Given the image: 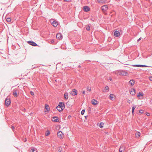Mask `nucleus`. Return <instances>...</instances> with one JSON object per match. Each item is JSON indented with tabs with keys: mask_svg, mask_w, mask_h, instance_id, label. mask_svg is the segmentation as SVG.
<instances>
[{
	"mask_svg": "<svg viewBox=\"0 0 152 152\" xmlns=\"http://www.w3.org/2000/svg\"><path fill=\"white\" fill-rule=\"evenodd\" d=\"M118 73L120 75H122L124 76L126 75V74H127V73L126 72L123 70H121L119 71Z\"/></svg>",
	"mask_w": 152,
	"mask_h": 152,
	"instance_id": "7ed1b4c3",
	"label": "nucleus"
},
{
	"mask_svg": "<svg viewBox=\"0 0 152 152\" xmlns=\"http://www.w3.org/2000/svg\"><path fill=\"white\" fill-rule=\"evenodd\" d=\"M97 1L98 3L103 4L105 3L106 0H98Z\"/></svg>",
	"mask_w": 152,
	"mask_h": 152,
	"instance_id": "dca6fc26",
	"label": "nucleus"
},
{
	"mask_svg": "<svg viewBox=\"0 0 152 152\" xmlns=\"http://www.w3.org/2000/svg\"><path fill=\"white\" fill-rule=\"evenodd\" d=\"M52 120L53 121L55 122H58L59 121L58 117L56 116L53 117L52 118Z\"/></svg>",
	"mask_w": 152,
	"mask_h": 152,
	"instance_id": "9d476101",
	"label": "nucleus"
},
{
	"mask_svg": "<svg viewBox=\"0 0 152 152\" xmlns=\"http://www.w3.org/2000/svg\"><path fill=\"white\" fill-rule=\"evenodd\" d=\"M56 38L57 39H61L62 38V35L60 33H58L56 34Z\"/></svg>",
	"mask_w": 152,
	"mask_h": 152,
	"instance_id": "6e6552de",
	"label": "nucleus"
},
{
	"mask_svg": "<svg viewBox=\"0 0 152 152\" xmlns=\"http://www.w3.org/2000/svg\"><path fill=\"white\" fill-rule=\"evenodd\" d=\"M60 107L61 109H64L65 108L64 104V102H59L58 105V108Z\"/></svg>",
	"mask_w": 152,
	"mask_h": 152,
	"instance_id": "f03ea898",
	"label": "nucleus"
},
{
	"mask_svg": "<svg viewBox=\"0 0 152 152\" xmlns=\"http://www.w3.org/2000/svg\"><path fill=\"white\" fill-rule=\"evenodd\" d=\"M28 43L29 44L34 46H36L37 45V44L36 43L32 41H28Z\"/></svg>",
	"mask_w": 152,
	"mask_h": 152,
	"instance_id": "423d86ee",
	"label": "nucleus"
},
{
	"mask_svg": "<svg viewBox=\"0 0 152 152\" xmlns=\"http://www.w3.org/2000/svg\"><path fill=\"white\" fill-rule=\"evenodd\" d=\"M143 110H139V113H140L141 114H142L143 113Z\"/></svg>",
	"mask_w": 152,
	"mask_h": 152,
	"instance_id": "c9c22d12",
	"label": "nucleus"
},
{
	"mask_svg": "<svg viewBox=\"0 0 152 152\" xmlns=\"http://www.w3.org/2000/svg\"><path fill=\"white\" fill-rule=\"evenodd\" d=\"M108 7L106 5H104L102 7V10L103 11H105L107 9Z\"/></svg>",
	"mask_w": 152,
	"mask_h": 152,
	"instance_id": "9b49d317",
	"label": "nucleus"
},
{
	"mask_svg": "<svg viewBox=\"0 0 152 152\" xmlns=\"http://www.w3.org/2000/svg\"><path fill=\"white\" fill-rule=\"evenodd\" d=\"M109 79L110 81H112V78L110 77L109 78Z\"/></svg>",
	"mask_w": 152,
	"mask_h": 152,
	"instance_id": "37998d69",
	"label": "nucleus"
},
{
	"mask_svg": "<svg viewBox=\"0 0 152 152\" xmlns=\"http://www.w3.org/2000/svg\"><path fill=\"white\" fill-rule=\"evenodd\" d=\"M30 152H36V151L34 148H32L30 151Z\"/></svg>",
	"mask_w": 152,
	"mask_h": 152,
	"instance_id": "c756f323",
	"label": "nucleus"
},
{
	"mask_svg": "<svg viewBox=\"0 0 152 152\" xmlns=\"http://www.w3.org/2000/svg\"><path fill=\"white\" fill-rule=\"evenodd\" d=\"M149 79L150 80L152 81V77H150Z\"/></svg>",
	"mask_w": 152,
	"mask_h": 152,
	"instance_id": "ea45409f",
	"label": "nucleus"
},
{
	"mask_svg": "<svg viewBox=\"0 0 152 152\" xmlns=\"http://www.w3.org/2000/svg\"><path fill=\"white\" fill-rule=\"evenodd\" d=\"M127 102L129 103H130L131 102V100H128V101H127Z\"/></svg>",
	"mask_w": 152,
	"mask_h": 152,
	"instance_id": "79ce46f5",
	"label": "nucleus"
},
{
	"mask_svg": "<svg viewBox=\"0 0 152 152\" xmlns=\"http://www.w3.org/2000/svg\"><path fill=\"white\" fill-rule=\"evenodd\" d=\"M50 134V132L49 131H48L45 134V136H48Z\"/></svg>",
	"mask_w": 152,
	"mask_h": 152,
	"instance_id": "72a5a7b5",
	"label": "nucleus"
},
{
	"mask_svg": "<svg viewBox=\"0 0 152 152\" xmlns=\"http://www.w3.org/2000/svg\"><path fill=\"white\" fill-rule=\"evenodd\" d=\"M64 97L65 99H67L68 98V94L67 92H65L64 94Z\"/></svg>",
	"mask_w": 152,
	"mask_h": 152,
	"instance_id": "6ab92c4d",
	"label": "nucleus"
},
{
	"mask_svg": "<svg viewBox=\"0 0 152 152\" xmlns=\"http://www.w3.org/2000/svg\"><path fill=\"white\" fill-rule=\"evenodd\" d=\"M136 107L135 105H133L132 108V114H134V110L135 109Z\"/></svg>",
	"mask_w": 152,
	"mask_h": 152,
	"instance_id": "4be33fe9",
	"label": "nucleus"
},
{
	"mask_svg": "<svg viewBox=\"0 0 152 152\" xmlns=\"http://www.w3.org/2000/svg\"><path fill=\"white\" fill-rule=\"evenodd\" d=\"M32 68H33V69H34V68H36V67H35V66H33H33H32Z\"/></svg>",
	"mask_w": 152,
	"mask_h": 152,
	"instance_id": "a18cd8bd",
	"label": "nucleus"
},
{
	"mask_svg": "<svg viewBox=\"0 0 152 152\" xmlns=\"http://www.w3.org/2000/svg\"><path fill=\"white\" fill-rule=\"evenodd\" d=\"M87 91H91V88H89V86H87Z\"/></svg>",
	"mask_w": 152,
	"mask_h": 152,
	"instance_id": "473e14b6",
	"label": "nucleus"
},
{
	"mask_svg": "<svg viewBox=\"0 0 152 152\" xmlns=\"http://www.w3.org/2000/svg\"><path fill=\"white\" fill-rule=\"evenodd\" d=\"M104 124V123L103 122H101L100 123L99 126L101 128H102Z\"/></svg>",
	"mask_w": 152,
	"mask_h": 152,
	"instance_id": "a878e982",
	"label": "nucleus"
},
{
	"mask_svg": "<svg viewBox=\"0 0 152 152\" xmlns=\"http://www.w3.org/2000/svg\"><path fill=\"white\" fill-rule=\"evenodd\" d=\"M92 104L94 105L98 103V101L94 99H93L91 101Z\"/></svg>",
	"mask_w": 152,
	"mask_h": 152,
	"instance_id": "2eb2a0df",
	"label": "nucleus"
},
{
	"mask_svg": "<svg viewBox=\"0 0 152 152\" xmlns=\"http://www.w3.org/2000/svg\"><path fill=\"white\" fill-rule=\"evenodd\" d=\"M57 107H58V106L56 107V109L59 112H61V111H62L63 110L62 108L61 109V108L60 107H59V108H58Z\"/></svg>",
	"mask_w": 152,
	"mask_h": 152,
	"instance_id": "bb28decb",
	"label": "nucleus"
},
{
	"mask_svg": "<svg viewBox=\"0 0 152 152\" xmlns=\"http://www.w3.org/2000/svg\"><path fill=\"white\" fill-rule=\"evenodd\" d=\"M83 10L85 12H88L89 11L90 9L89 7L88 6H84L83 7Z\"/></svg>",
	"mask_w": 152,
	"mask_h": 152,
	"instance_id": "0eeeda50",
	"label": "nucleus"
},
{
	"mask_svg": "<svg viewBox=\"0 0 152 152\" xmlns=\"http://www.w3.org/2000/svg\"><path fill=\"white\" fill-rule=\"evenodd\" d=\"M11 128L12 129V130L13 131H14V129H15L14 126H11Z\"/></svg>",
	"mask_w": 152,
	"mask_h": 152,
	"instance_id": "f704fd0d",
	"label": "nucleus"
},
{
	"mask_svg": "<svg viewBox=\"0 0 152 152\" xmlns=\"http://www.w3.org/2000/svg\"><path fill=\"white\" fill-rule=\"evenodd\" d=\"M85 112V110L84 109L83 110H82L81 112V114L82 115H83L84 114Z\"/></svg>",
	"mask_w": 152,
	"mask_h": 152,
	"instance_id": "7c9ffc66",
	"label": "nucleus"
},
{
	"mask_svg": "<svg viewBox=\"0 0 152 152\" xmlns=\"http://www.w3.org/2000/svg\"><path fill=\"white\" fill-rule=\"evenodd\" d=\"M120 32L118 31H115L114 33V35L116 37H118L119 36Z\"/></svg>",
	"mask_w": 152,
	"mask_h": 152,
	"instance_id": "4468645a",
	"label": "nucleus"
},
{
	"mask_svg": "<svg viewBox=\"0 0 152 152\" xmlns=\"http://www.w3.org/2000/svg\"><path fill=\"white\" fill-rule=\"evenodd\" d=\"M136 93V90L134 88H132L131 90L130 94L131 95H134Z\"/></svg>",
	"mask_w": 152,
	"mask_h": 152,
	"instance_id": "1a4fd4ad",
	"label": "nucleus"
},
{
	"mask_svg": "<svg viewBox=\"0 0 152 152\" xmlns=\"http://www.w3.org/2000/svg\"><path fill=\"white\" fill-rule=\"evenodd\" d=\"M64 1H67V2H68V1H69L70 0H64Z\"/></svg>",
	"mask_w": 152,
	"mask_h": 152,
	"instance_id": "49530a36",
	"label": "nucleus"
},
{
	"mask_svg": "<svg viewBox=\"0 0 152 152\" xmlns=\"http://www.w3.org/2000/svg\"><path fill=\"white\" fill-rule=\"evenodd\" d=\"M45 109L46 110V111L48 112L50 110L49 106L47 104H45Z\"/></svg>",
	"mask_w": 152,
	"mask_h": 152,
	"instance_id": "f3484780",
	"label": "nucleus"
},
{
	"mask_svg": "<svg viewBox=\"0 0 152 152\" xmlns=\"http://www.w3.org/2000/svg\"><path fill=\"white\" fill-rule=\"evenodd\" d=\"M13 94L15 97L17 96V93L16 91H13Z\"/></svg>",
	"mask_w": 152,
	"mask_h": 152,
	"instance_id": "393cba45",
	"label": "nucleus"
},
{
	"mask_svg": "<svg viewBox=\"0 0 152 152\" xmlns=\"http://www.w3.org/2000/svg\"><path fill=\"white\" fill-rule=\"evenodd\" d=\"M70 94L73 96H75L77 94V91L76 89H72L70 92Z\"/></svg>",
	"mask_w": 152,
	"mask_h": 152,
	"instance_id": "39448f33",
	"label": "nucleus"
},
{
	"mask_svg": "<svg viewBox=\"0 0 152 152\" xmlns=\"http://www.w3.org/2000/svg\"><path fill=\"white\" fill-rule=\"evenodd\" d=\"M109 88L108 86H106L105 87L104 90L103 91V92H105V91L106 90L108 91L109 90Z\"/></svg>",
	"mask_w": 152,
	"mask_h": 152,
	"instance_id": "5701e85b",
	"label": "nucleus"
},
{
	"mask_svg": "<svg viewBox=\"0 0 152 152\" xmlns=\"http://www.w3.org/2000/svg\"><path fill=\"white\" fill-rule=\"evenodd\" d=\"M11 20V18H7L6 19V21L8 22H10Z\"/></svg>",
	"mask_w": 152,
	"mask_h": 152,
	"instance_id": "c85d7f7f",
	"label": "nucleus"
},
{
	"mask_svg": "<svg viewBox=\"0 0 152 152\" xmlns=\"http://www.w3.org/2000/svg\"><path fill=\"white\" fill-rule=\"evenodd\" d=\"M63 133L61 131H59L57 133L58 137L60 139H61L63 137Z\"/></svg>",
	"mask_w": 152,
	"mask_h": 152,
	"instance_id": "20e7f679",
	"label": "nucleus"
},
{
	"mask_svg": "<svg viewBox=\"0 0 152 152\" xmlns=\"http://www.w3.org/2000/svg\"><path fill=\"white\" fill-rule=\"evenodd\" d=\"M113 96L114 95L112 94H110V99L112 100H114Z\"/></svg>",
	"mask_w": 152,
	"mask_h": 152,
	"instance_id": "412c9836",
	"label": "nucleus"
},
{
	"mask_svg": "<svg viewBox=\"0 0 152 152\" xmlns=\"http://www.w3.org/2000/svg\"><path fill=\"white\" fill-rule=\"evenodd\" d=\"M140 132H138L137 133V136H140Z\"/></svg>",
	"mask_w": 152,
	"mask_h": 152,
	"instance_id": "e433bc0d",
	"label": "nucleus"
},
{
	"mask_svg": "<svg viewBox=\"0 0 152 152\" xmlns=\"http://www.w3.org/2000/svg\"><path fill=\"white\" fill-rule=\"evenodd\" d=\"M58 150L59 152H61L62 151V147H59L58 149Z\"/></svg>",
	"mask_w": 152,
	"mask_h": 152,
	"instance_id": "cd10ccee",
	"label": "nucleus"
},
{
	"mask_svg": "<svg viewBox=\"0 0 152 152\" xmlns=\"http://www.w3.org/2000/svg\"><path fill=\"white\" fill-rule=\"evenodd\" d=\"M8 97H7L5 99V104L6 106H8L11 103L10 100V99L8 98Z\"/></svg>",
	"mask_w": 152,
	"mask_h": 152,
	"instance_id": "f257e3e1",
	"label": "nucleus"
},
{
	"mask_svg": "<svg viewBox=\"0 0 152 152\" xmlns=\"http://www.w3.org/2000/svg\"><path fill=\"white\" fill-rule=\"evenodd\" d=\"M51 24L54 27H56L58 25V23L56 20L53 21L51 22Z\"/></svg>",
	"mask_w": 152,
	"mask_h": 152,
	"instance_id": "f8f14e48",
	"label": "nucleus"
},
{
	"mask_svg": "<svg viewBox=\"0 0 152 152\" xmlns=\"http://www.w3.org/2000/svg\"><path fill=\"white\" fill-rule=\"evenodd\" d=\"M124 148L123 146H121L119 148V152H124Z\"/></svg>",
	"mask_w": 152,
	"mask_h": 152,
	"instance_id": "aec40b11",
	"label": "nucleus"
},
{
	"mask_svg": "<svg viewBox=\"0 0 152 152\" xmlns=\"http://www.w3.org/2000/svg\"><path fill=\"white\" fill-rule=\"evenodd\" d=\"M129 83L131 84L132 86L134 85L135 83V81L134 80L132 79L130 80Z\"/></svg>",
	"mask_w": 152,
	"mask_h": 152,
	"instance_id": "a211bd4d",
	"label": "nucleus"
},
{
	"mask_svg": "<svg viewBox=\"0 0 152 152\" xmlns=\"http://www.w3.org/2000/svg\"><path fill=\"white\" fill-rule=\"evenodd\" d=\"M141 37H140V38L137 40V42H139V41L140 40H141Z\"/></svg>",
	"mask_w": 152,
	"mask_h": 152,
	"instance_id": "a19ab883",
	"label": "nucleus"
},
{
	"mask_svg": "<svg viewBox=\"0 0 152 152\" xmlns=\"http://www.w3.org/2000/svg\"><path fill=\"white\" fill-rule=\"evenodd\" d=\"M134 66L136 67H148V66H146L144 65H140V64H136L134 65H133Z\"/></svg>",
	"mask_w": 152,
	"mask_h": 152,
	"instance_id": "ddd939ff",
	"label": "nucleus"
},
{
	"mask_svg": "<svg viewBox=\"0 0 152 152\" xmlns=\"http://www.w3.org/2000/svg\"><path fill=\"white\" fill-rule=\"evenodd\" d=\"M85 91H83L82 92V94H85Z\"/></svg>",
	"mask_w": 152,
	"mask_h": 152,
	"instance_id": "c03bdc74",
	"label": "nucleus"
},
{
	"mask_svg": "<svg viewBox=\"0 0 152 152\" xmlns=\"http://www.w3.org/2000/svg\"><path fill=\"white\" fill-rule=\"evenodd\" d=\"M146 115L148 116H149L150 115V113H147V112L146 113Z\"/></svg>",
	"mask_w": 152,
	"mask_h": 152,
	"instance_id": "4c0bfd02",
	"label": "nucleus"
},
{
	"mask_svg": "<svg viewBox=\"0 0 152 152\" xmlns=\"http://www.w3.org/2000/svg\"><path fill=\"white\" fill-rule=\"evenodd\" d=\"M30 94H31V95H34V93L33 91H31L30 92Z\"/></svg>",
	"mask_w": 152,
	"mask_h": 152,
	"instance_id": "58836bf2",
	"label": "nucleus"
},
{
	"mask_svg": "<svg viewBox=\"0 0 152 152\" xmlns=\"http://www.w3.org/2000/svg\"><path fill=\"white\" fill-rule=\"evenodd\" d=\"M143 95V94L142 93L139 92L137 94V96L138 97H140V96H142Z\"/></svg>",
	"mask_w": 152,
	"mask_h": 152,
	"instance_id": "b1692460",
	"label": "nucleus"
},
{
	"mask_svg": "<svg viewBox=\"0 0 152 152\" xmlns=\"http://www.w3.org/2000/svg\"><path fill=\"white\" fill-rule=\"evenodd\" d=\"M86 29L88 31H89L90 30V27L89 26H86Z\"/></svg>",
	"mask_w": 152,
	"mask_h": 152,
	"instance_id": "2f4dec72",
	"label": "nucleus"
}]
</instances>
